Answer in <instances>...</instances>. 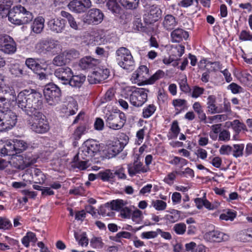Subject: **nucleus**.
Masks as SVG:
<instances>
[{"mask_svg":"<svg viewBox=\"0 0 252 252\" xmlns=\"http://www.w3.org/2000/svg\"><path fill=\"white\" fill-rule=\"evenodd\" d=\"M156 110V107L154 104H149L143 108L142 116L144 118H149L155 113Z\"/></svg>","mask_w":252,"mask_h":252,"instance_id":"49530a36","label":"nucleus"},{"mask_svg":"<svg viewBox=\"0 0 252 252\" xmlns=\"http://www.w3.org/2000/svg\"><path fill=\"white\" fill-rule=\"evenodd\" d=\"M189 36L188 32L184 30L177 28L171 33V40L173 42H180L183 39H187Z\"/></svg>","mask_w":252,"mask_h":252,"instance_id":"5701e85b","label":"nucleus"},{"mask_svg":"<svg viewBox=\"0 0 252 252\" xmlns=\"http://www.w3.org/2000/svg\"><path fill=\"white\" fill-rule=\"evenodd\" d=\"M106 0H101V2H104ZM108 8L113 13H119L121 10V6L117 2V0H108L106 3Z\"/></svg>","mask_w":252,"mask_h":252,"instance_id":"ea45409f","label":"nucleus"},{"mask_svg":"<svg viewBox=\"0 0 252 252\" xmlns=\"http://www.w3.org/2000/svg\"><path fill=\"white\" fill-rule=\"evenodd\" d=\"M43 93L46 101L49 105H55L61 100V90L55 84H51L46 85Z\"/></svg>","mask_w":252,"mask_h":252,"instance_id":"9d476101","label":"nucleus"},{"mask_svg":"<svg viewBox=\"0 0 252 252\" xmlns=\"http://www.w3.org/2000/svg\"><path fill=\"white\" fill-rule=\"evenodd\" d=\"M33 18L32 13L21 5L14 6L8 14L9 21L18 25L27 24L31 22Z\"/></svg>","mask_w":252,"mask_h":252,"instance_id":"7ed1b4c3","label":"nucleus"},{"mask_svg":"<svg viewBox=\"0 0 252 252\" xmlns=\"http://www.w3.org/2000/svg\"><path fill=\"white\" fill-rule=\"evenodd\" d=\"M89 158L87 160H84L79 155V152L73 158L72 166L74 168H77L81 170H84L87 168V163Z\"/></svg>","mask_w":252,"mask_h":252,"instance_id":"cd10ccee","label":"nucleus"},{"mask_svg":"<svg viewBox=\"0 0 252 252\" xmlns=\"http://www.w3.org/2000/svg\"><path fill=\"white\" fill-rule=\"evenodd\" d=\"M12 142L15 155L26 150L28 147L27 143L23 140L15 139Z\"/></svg>","mask_w":252,"mask_h":252,"instance_id":"473e14b6","label":"nucleus"},{"mask_svg":"<svg viewBox=\"0 0 252 252\" xmlns=\"http://www.w3.org/2000/svg\"><path fill=\"white\" fill-rule=\"evenodd\" d=\"M86 80V76L83 74L73 75L70 77L67 84L72 87L80 88Z\"/></svg>","mask_w":252,"mask_h":252,"instance_id":"c85d7f7f","label":"nucleus"},{"mask_svg":"<svg viewBox=\"0 0 252 252\" xmlns=\"http://www.w3.org/2000/svg\"><path fill=\"white\" fill-rule=\"evenodd\" d=\"M10 71L11 73L15 77H20L26 74L24 67L17 63L11 65Z\"/></svg>","mask_w":252,"mask_h":252,"instance_id":"58836bf2","label":"nucleus"},{"mask_svg":"<svg viewBox=\"0 0 252 252\" xmlns=\"http://www.w3.org/2000/svg\"><path fill=\"white\" fill-rule=\"evenodd\" d=\"M205 90L203 88L197 86H194L192 89L191 97L193 98H197L204 93Z\"/></svg>","mask_w":252,"mask_h":252,"instance_id":"bf43d9fd","label":"nucleus"},{"mask_svg":"<svg viewBox=\"0 0 252 252\" xmlns=\"http://www.w3.org/2000/svg\"><path fill=\"white\" fill-rule=\"evenodd\" d=\"M121 4L126 8H135L138 4L139 0H120Z\"/></svg>","mask_w":252,"mask_h":252,"instance_id":"603ef678","label":"nucleus"},{"mask_svg":"<svg viewBox=\"0 0 252 252\" xmlns=\"http://www.w3.org/2000/svg\"><path fill=\"white\" fill-rule=\"evenodd\" d=\"M236 217V214L232 212H227L226 213L221 214L220 219L224 220H233Z\"/></svg>","mask_w":252,"mask_h":252,"instance_id":"338daca9","label":"nucleus"},{"mask_svg":"<svg viewBox=\"0 0 252 252\" xmlns=\"http://www.w3.org/2000/svg\"><path fill=\"white\" fill-rule=\"evenodd\" d=\"M31 116L33 118L28 121V125L32 131L38 134H44L50 130L48 121L42 113H36Z\"/></svg>","mask_w":252,"mask_h":252,"instance_id":"20e7f679","label":"nucleus"},{"mask_svg":"<svg viewBox=\"0 0 252 252\" xmlns=\"http://www.w3.org/2000/svg\"><path fill=\"white\" fill-rule=\"evenodd\" d=\"M44 19L41 16L36 18L32 26V31L36 33H41L44 28Z\"/></svg>","mask_w":252,"mask_h":252,"instance_id":"72a5a7b5","label":"nucleus"},{"mask_svg":"<svg viewBox=\"0 0 252 252\" xmlns=\"http://www.w3.org/2000/svg\"><path fill=\"white\" fill-rule=\"evenodd\" d=\"M127 204V202L122 199H117L112 201L110 203V207L113 210L120 211Z\"/></svg>","mask_w":252,"mask_h":252,"instance_id":"79ce46f5","label":"nucleus"},{"mask_svg":"<svg viewBox=\"0 0 252 252\" xmlns=\"http://www.w3.org/2000/svg\"><path fill=\"white\" fill-rule=\"evenodd\" d=\"M169 214L165 216V220L170 223H175L178 221L181 217L180 211L172 209L167 211Z\"/></svg>","mask_w":252,"mask_h":252,"instance_id":"f704fd0d","label":"nucleus"},{"mask_svg":"<svg viewBox=\"0 0 252 252\" xmlns=\"http://www.w3.org/2000/svg\"><path fill=\"white\" fill-rule=\"evenodd\" d=\"M37 239L35 233L32 232H28L26 235L22 238V243L26 248H28L30 246V242L35 243Z\"/></svg>","mask_w":252,"mask_h":252,"instance_id":"4c0bfd02","label":"nucleus"},{"mask_svg":"<svg viewBox=\"0 0 252 252\" xmlns=\"http://www.w3.org/2000/svg\"><path fill=\"white\" fill-rule=\"evenodd\" d=\"M52 63L54 65L58 66H63L67 63L63 52L56 56L53 59Z\"/></svg>","mask_w":252,"mask_h":252,"instance_id":"09e8293b","label":"nucleus"},{"mask_svg":"<svg viewBox=\"0 0 252 252\" xmlns=\"http://www.w3.org/2000/svg\"><path fill=\"white\" fill-rule=\"evenodd\" d=\"M239 39L242 41H251L252 40V34L249 31L243 30L240 32Z\"/></svg>","mask_w":252,"mask_h":252,"instance_id":"052dcab7","label":"nucleus"},{"mask_svg":"<svg viewBox=\"0 0 252 252\" xmlns=\"http://www.w3.org/2000/svg\"><path fill=\"white\" fill-rule=\"evenodd\" d=\"M238 238L243 242H252V228L244 229L239 232Z\"/></svg>","mask_w":252,"mask_h":252,"instance_id":"c9c22d12","label":"nucleus"},{"mask_svg":"<svg viewBox=\"0 0 252 252\" xmlns=\"http://www.w3.org/2000/svg\"><path fill=\"white\" fill-rule=\"evenodd\" d=\"M116 60L118 64L125 69H129L134 65V61L130 51L122 47L116 50Z\"/></svg>","mask_w":252,"mask_h":252,"instance_id":"0eeeda50","label":"nucleus"},{"mask_svg":"<svg viewBox=\"0 0 252 252\" xmlns=\"http://www.w3.org/2000/svg\"><path fill=\"white\" fill-rule=\"evenodd\" d=\"M18 160L20 161L16 167L20 169H24L36 162V159L35 158L25 157V159L21 156L18 157Z\"/></svg>","mask_w":252,"mask_h":252,"instance_id":"7c9ffc66","label":"nucleus"},{"mask_svg":"<svg viewBox=\"0 0 252 252\" xmlns=\"http://www.w3.org/2000/svg\"><path fill=\"white\" fill-rule=\"evenodd\" d=\"M227 89L230 90L234 94L240 93L242 92V88L236 83H232L228 85Z\"/></svg>","mask_w":252,"mask_h":252,"instance_id":"69168bd1","label":"nucleus"},{"mask_svg":"<svg viewBox=\"0 0 252 252\" xmlns=\"http://www.w3.org/2000/svg\"><path fill=\"white\" fill-rule=\"evenodd\" d=\"M35 48L40 54L50 53L53 55L61 50L59 41L52 39H43L39 40L35 45Z\"/></svg>","mask_w":252,"mask_h":252,"instance_id":"39448f33","label":"nucleus"},{"mask_svg":"<svg viewBox=\"0 0 252 252\" xmlns=\"http://www.w3.org/2000/svg\"><path fill=\"white\" fill-rule=\"evenodd\" d=\"M12 2L11 0H0V13L2 12H9V8H10Z\"/></svg>","mask_w":252,"mask_h":252,"instance_id":"6e6d98bb","label":"nucleus"},{"mask_svg":"<svg viewBox=\"0 0 252 252\" xmlns=\"http://www.w3.org/2000/svg\"><path fill=\"white\" fill-rule=\"evenodd\" d=\"M49 29L55 33H61L65 28V21L61 18H52L47 22Z\"/></svg>","mask_w":252,"mask_h":252,"instance_id":"a211bd4d","label":"nucleus"},{"mask_svg":"<svg viewBox=\"0 0 252 252\" xmlns=\"http://www.w3.org/2000/svg\"><path fill=\"white\" fill-rule=\"evenodd\" d=\"M207 101V108L208 112L214 114L216 113H221V111L216 105V97L214 95H210L208 96Z\"/></svg>","mask_w":252,"mask_h":252,"instance_id":"a878e982","label":"nucleus"},{"mask_svg":"<svg viewBox=\"0 0 252 252\" xmlns=\"http://www.w3.org/2000/svg\"><path fill=\"white\" fill-rule=\"evenodd\" d=\"M177 24L178 20L171 14L165 15L162 23L164 29L168 31L173 30Z\"/></svg>","mask_w":252,"mask_h":252,"instance_id":"393cba45","label":"nucleus"},{"mask_svg":"<svg viewBox=\"0 0 252 252\" xmlns=\"http://www.w3.org/2000/svg\"><path fill=\"white\" fill-rule=\"evenodd\" d=\"M147 171L148 168L145 167L142 162L138 160L128 165V171L130 176L136 174L146 173Z\"/></svg>","mask_w":252,"mask_h":252,"instance_id":"412c9836","label":"nucleus"},{"mask_svg":"<svg viewBox=\"0 0 252 252\" xmlns=\"http://www.w3.org/2000/svg\"><path fill=\"white\" fill-rule=\"evenodd\" d=\"M151 205L156 210L158 211H164L167 207V203L162 200H152Z\"/></svg>","mask_w":252,"mask_h":252,"instance_id":"de8ad7c7","label":"nucleus"},{"mask_svg":"<svg viewBox=\"0 0 252 252\" xmlns=\"http://www.w3.org/2000/svg\"><path fill=\"white\" fill-rule=\"evenodd\" d=\"M29 98V107H27V115L32 116L36 113H41L39 111L43 106L41 94L33 90H30Z\"/></svg>","mask_w":252,"mask_h":252,"instance_id":"423d86ee","label":"nucleus"},{"mask_svg":"<svg viewBox=\"0 0 252 252\" xmlns=\"http://www.w3.org/2000/svg\"><path fill=\"white\" fill-rule=\"evenodd\" d=\"M131 93L129 95V101L131 105L140 107L148 100L149 90L145 88L131 87Z\"/></svg>","mask_w":252,"mask_h":252,"instance_id":"6e6552de","label":"nucleus"},{"mask_svg":"<svg viewBox=\"0 0 252 252\" xmlns=\"http://www.w3.org/2000/svg\"><path fill=\"white\" fill-rule=\"evenodd\" d=\"M61 15L62 17L66 18L67 19L68 24L71 28L74 30L78 29V26L73 16L68 12L65 11H62Z\"/></svg>","mask_w":252,"mask_h":252,"instance_id":"c03bdc74","label":"nucleus"},{"mask_svg":"<svg viewBox=\"0 0 252 252\" xmlns=\"http://www.w3.org/2000/svg\"><path fill=\"white\" fill-rule=\"evenodd\" d=\"M91 6V0H73L68 4L69 8L77 13L84 12Z\"/></svg>","mask_w":252,"mask_h":252,"instance_id":"f3484780","label":"nucleus"},{"mask_svg":"<svg viewBox=\"0 0 252 252\" xmlns=\"http://www.w3.org/2000/svg\"><path fill=\"white\" fill-rule=\"evenodd\" d=\"M29 90H25L20 92L17 96H16L18 106L27 114V107L29 105Z\"/></svg>","mask_w":252,"mask_h":252,"instance_id":"aec40b11","label":"nucleus"},{"mask_svg":"<svg viewBox=\"0 0 252 252\" xmlns=\"http://www.w3.org/2000/svg\"><path fill=\"white\" fill-rule=\"evenodd\" d=\"M15 100L5 99L0 101V131L12 128L17 123V115L10 110V102Z\"/></svg>","mask_w":252,"mask_h":252,"instance_id":"f257e3e1","label":"nucleus"},{"mask_svg":"<svg viewBox=\"0 0 252 252\" xmlns=\"http://www.w3.org/2000/svg\"><path fill=\"white\" fill-rule=\"evenodd\" d=\"M100 62L98 60L91 57H85L81 59L79 65L82 69L92 68L97 65Z\"/></svg>","mask_w":252,"mask_h":252,"instance_id":"b1692460","label":"nucleus"},{"mask_svg":"<svg viewBox=\"0 0 252 252\" xmlns=\"http://www.w3.org/2000/svg\"><path fill=\"white\" fill-rule=\"evenodd\" d=\"M230 139V133L226 129H223L221 131L218 136V140L220 141L227 142Z\"/></svg>","mask_w":252,"mask_h":252,"instance_id":"4d7b16f0","label":"nucleus"},{"mask_svg":"<svg viewBox=\"0 0 252 252\" xmlns=\"http://www.w3.org/2000/svg\"><path fill=\"white\" fill-rule=\"evenodd\" d=\"M0 50L5 54H13L16 51V44L11 37L4 35L0 37Z\"/></svg>","mask_w":252,"mask_h":252,"instance_id":"4468645a","label":"nucleus"},{"mask_svg":"<svg viewBox=\"0 0 252 252\" xmlns=\"http://www.w3.org/2000/svg\"><path fill=\"white\" fill-rule=\"evenodd\" d=\"M4 77L0 73V101L5 99L9 100H15L16 93L14 89L7 85L2 86L4 82Z\"/></svg>","mask_w":252,"mask_h":252,"instance_id":"2eb2a0df","label":"nucleus"},{"mask_svg":"<svg viewBox=\"0 0 252 252\" xmlns=\"http://www.w3.org/2000/svg\"><path fill=\"white\" fill-rule=\"evenodd\" d=\"M109 75V69L102 67L101 68H97L95 71H94L89 75L88 80L91 84L99 83L108 78Z\"/></svg>","mask_w":252,"mask_h":252,"instance_id":"dca6fc26","label":"nucleus"},{"mask_svg":"<svg viewBox=\"0 0 252 252\" xmlns=\"http://www.w3.org/2000/svg\"><path fill=\"white\" fill-rule=\"evenodd\" d=\"M170 130L171 133H169L168 135V138L171 139L176 138L180 131L177 121L175 120L172 122Z\"/></svg>","mask_w":252,"mask_h":252,"instance_id":"a19ab883","label":"nucleus"},{"mask_svg":"<svg viewBox=\"0 0 252 252\" xmlns=\"http://www.w3.org/2000/svg\"><path fill=\"white\" fill-rule=\"evenodd\" d=\"M97 178L101 180L103 182H111L113 181L115 178V173L110 169H106L100 171L97 174Z\"/></svg>","mask_w":252,"mask_h":252,"instance_id":"2f4dec72","label":"nucleus"},{"mask_svg":"<svg viewBox=\"0 0 252 252\" xmlns=\"http://www.w3.org/2000/svg\"><path fill=\"white\" fill-rule=\"evenodd\" d=\"M114 97V93L113 90H108L101 99L102 103H106L112 100Z\"/></svg>","mask_w":252,"mask_h":252,"instance_id":"0e129e2a","label":"nucleus"},{"mask_svg":"<svg viewBox=\"0 0 252 252\" xmlns=\"http://www.w3.org/2000/svg\"><path fill=\"white\" fill-rule=\"evenodd\" d=\"M103 17V13L100 10L92 8L85 15L83 21L89 25H97L102 21Z\"/></svg>","mask_w":252,"mask_h":252,"instance_id":"ddd939ff","label":"nucleus"},{"mask_svg":"<svg viewBox=\"0 0 252 252\" xmlns=\"http://www.w3.org/2000/svg\"><path fill=\"white\" fill-rule=\"evenodd\" d=\"M100 145L98 142L93 139H89L84 142L79 152L80 156L84 159L93 157L99 151Z\"/></svg>","mask_w":252,"mask_h":252,"instance_id":"9b49d317","label":"nucleus"},{"mask_svg":"<svg viewBox=\"0 0 252 252\" xmlns=\"http://www.w3.org/2000/svg\"><path fill=\"white\" fill-rule=\"evenodd\" d=\"M233 147L228 145H222L220 150L219 152L220 155H229L232 153Z\"/></svg>","mask_w":252,"mask_h":252,"instance_id":"e2e57ef3","label":"nucleus"},{"mask_svg":"<svg viewBox=\"0 0 252 252\" xmlns=\"http://www.w3.org/2000/svg\"><path fill=\"white\" fill-rule=\"evenodd\" d=\"M12 141H6L5 143H0V155L13 156L15 155Z\"/></svg>","mask_w":252,"mask_h":252,"instance_id":"bb28decb","label":"nucleus"},{"mask_svg":"<svg viewBox=\"0 0 252 252\" xmlns=\"http://www.w3.org/2000/svg\"><path fill=\"white\" fill-rule=\"evenodd\" d=\"M172 104L177 110L176 114H179L186 105L187 101L183 99H175L173 100Z\"/></svg>","mask_w":252,"mask_h":252,"instance_id":"a18cd8bd","label":"nucleus"},{"mask_svg":"<svg viewBox=\"0 0 252 252\" xmlns=\"http://www.w3.org/2000/svg\"><path fill=\"white\" fill-rule=\"evenodd\" d=\"M86 131L85 126H81L76 128L72 135L71 138L74 140H78L81 138L82 135Z\"/></svg>","mask_w":252,"mask_h":252,"instance_id":"8fccbe9b","label":"nucleus"},{"mask_svg":"<svg viewBox=\"0 0 252 252\" xmlns=\"http://www.w3.org/2000/svg\"><path fill=\"white\" fill-rule=\"evenodd\" d=\"M12 227L10 220L6 218H0V229L8 230Z\"/></svg>","mask_w":252,"mask_h":252,"instance_id":"13d9d810","label":"nucleus"},{"mask_svg":"<svg viewBox=\"0 0 252 252\" xmlns=\"http://www.w3.org/2000/svg\"><path fill=\"white\" fill-rule=\"evenodd\" d=\"M179 85L181 90L184 93H187L190 92V89L187 83V80L186 77H185L183 79L180 80L179 82Z\"/></svg>","mask_w":252,"mask_h":252,"instance_id":"680f3d73","label":"nucleus"},{"mask_svg":"<svg viewBox=\"0 0 252 252\" xmlns=\"http://www.w3.org/2000/svg\"><path fill=\"white\" fill-rule=\"evenodd\" d=\"M230 126L236 134H238L242 130L247 131L246 125L238 120H234L230 122Z\"/></svg>","mask_w":252,"mask_h":252,"instance_id":"e433bc0d","label":"nucleus"},{"mask_svg":"<svg viewBox=\"0 0 252 252\" xmlns=\"http://www.w3.org/2000/svg\"><path fill=\"white\" fill-rule=\"evenodd\" d=\"M207 238L210 241L214 242H220L223 241H227L229 239V235L219 230H213L205 234Z\"/></svg>","mask_w":252,"mask_h":252,"instance_id":"4be33fe9","label":"nucleus"},{"mask_svg":"<svg viewBox=\"0 0 252 252\" xmlns=\"http://www.w3.org/2000/svg\"><path fill=\"white\" fill-rule=\"evenodd\" d=\"M126 120L125 113L121 112H114L106 116V125L110 128L118 130L124 126Z\"/></svg>","mask_w":252,"mask_h":252,"instance_id":"1a4fd4ad","label":"nucleus"},{"mask_svg":"<svg viewBox=\"0 0 252 252\" xmlns=\"http://www.w3.org/2000/svg\"><path fill=\"white\" fill-rule=\"evenodd\" d=\"M187 229L186 225L183 222H180L174 224L173 230L178 235H183Z\"/></svg>","mask_w":252,"mask_h":252,"instance_id":"864d4df0","label":"nucleus"},{"mask_svg":"<svg viewBox=\"0 0 252 252\" xmlns=\"http://www.w3.org/2000/svg\"><path fill=\"white\" fill-rule=\"evenodd\" d=\"M142 212L140 210L136 209L133 212L132 214V220L133 221L139 222L142 220Z\"/></svg>","mask_w":252,"mask_h":252,"instance_id":"774afa93","label":"nucleus"},{"mask_svg":"<svg viewBox=\"0 0 252 252\" xmlns=\"http://www.w3.org/2000/svg\"><path fill=\"white\" fill-rule=\"evenodd\" d=\"M161 14L162 11L158 5H151L143 15L144 21L147 25L152 24L160 19Z\"/></svg>","mask_w":252,"mask_h":252,"instance_id":"f8f14e48","label":"nucleus"},{"mask_svg":"<svg viewBox=\"0 0 252 252\" xmlns=\"http://www.w3.org/2000/svg\"><path fill=\"white\" fill-rule=\"evenodd\" d=\"M54 74L59 79L63 81V83L67 85L70 77L72 76L73 71L68 67L65 66L57 69Z\"/></svg>","mask_w":252,"mask_h":252,"instance_id":"6ab92c4d","label":"nucleus"},{"mask_svg":"<svg viewBox=\"0 0 252 252\" xmlns=\"http://www.w3.org/2000/svg\"><path fill=\"white\" fill-rule=\"evenodd\" d=\"M38 59L28 58L26 60L25 63L27 67L32 69L33 72L38 73L39 71L42 70H45V69L41 66L40 64L38 63Z\"/></svg>","mask_w":252,"mask_h":252,"instance_id":"c756f323","label":"nucleus"},{"mask_svg":"<svg viewBox=\"0 0 252 252\" xmlns=\"http://www.w3.org/2000/svg\"><path fill=\"white\" fill-rule=\"evenodd\" d=\"M232 155L235 158L242 157L244 149V144H234L233 145Z\"/></svg>","mask_w":252,"mask_h":252,"instance_id":"3c124183","label":"nucleus"},{"mask_svg":"<svg viewBox=\"0 0 252 252\" xmlns=\"http://www.w3.org/2000/svg\"><path fill=\"white\" fill-rule=\"evenodd\" d=\"M74 237L77 241H78V243L82 246H87L88 245L89 240L86 236V234L83 233L80 236L78 235L76 232L74 233Z\"/></svg>","mask_w":252,"mask_h":252,"instance_id":"5fc2aeb1","label":"nucleus"},{"mask_svg":"<svg viewBox=\"0 0 252 252\" xmlns=\"http://www.w3.org/2000/svg\"><path fill=\"white\" fill-rule=\"evenodd\" d=\"M63 53L65 57L67 63H68L71 61L78 59L80 57L79 52L78 51L74 49L66 50L63 52Z\"/></svg>","mask_w":252,"mask_h":252,"instance_id":"37998d69","label":"nucleus"},{"mask_svg":"<svg viewBox=\"0 0 252 252\" xmlns=\"http://www.w3.org/2000/svg\"><path fill=\"white\" fill-rule=\"evenodd\" d=\"M164 72L158 70L154 74L149 77V69L146 65H141L134 71L131 77L130 80L133 83L140 86L143 84H153L157 80L162 78Z\"/></svg>","mask_w":252,"mask_h":252,"instance_id":"f03ea898","label":"nucleus"}]
</instances>
